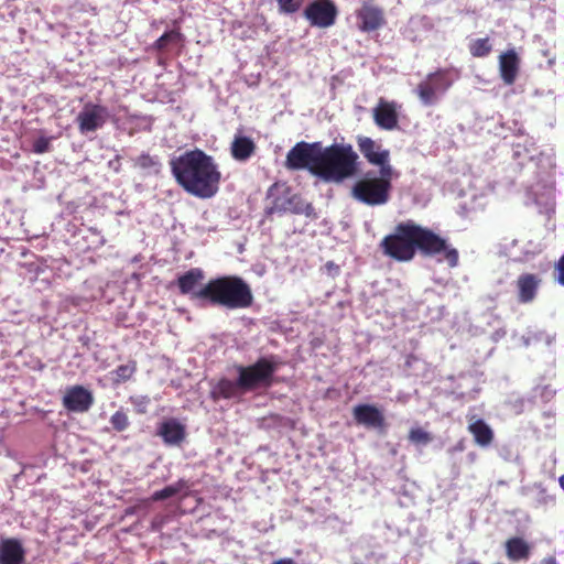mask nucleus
I'll return each instance as SVG.
<instances>
[{
	"label": "nucleus",
	"instance_id": "nucleus-32",
	"mask_svg": "<svg viewBox=\"0 0 564 564\" xmlns=\"http://www.w3.org/2000/svg\"><path fill=\"white\" fill-rule=\"evenodd\" d=\"M181 489H182L181 484L166 486L163 489L155 491L151 496L150 500L151 501H161V500L169 499V498L177 495L181 491Z\"/></svg>",
	"mask_w": 564,
	"mask_h": 564
},
{
	"label": "nucleus",
	"instance_id": "nucleus-18",
	"mask_svg": "<svg viewBox=\"0 0 564 564\" xmlns=\"http://www.w3.org/2000/svg\"><path fill=\"white\" fill-rule=\"evenodd\" d=\"M467 431L473 435L474 442L480 447H488L492 444L495 433L485 420L477 415H467Z\"/></svg>",
	"mask_w": 564,
	"mask_h": 564
},
{
	"label": "nucleus",
	"instance_id": "nucleus-9",
	"mask_svg": "<svg viewBox=\"0 0 564 564\" xmlns=\"http://www.w3.org/2000/svg\"><path fill=\"white\" fill-rule=\"evenodd\" d=\"M108 119L109 111L106 106L88 101L76 116L75 122L79 133L87 135L104 128Z\"/></svg>",
	"mask_w": 564,
	"mask_h": 564
},
{
	"label": "nucleus",
	"instance_id": "nucleus-19",
	"mask_svg": "<svg viewBox=\"0 0 564 564\" xmlns=\"http://www.w3.org/2000/svg\"><path fill=\"white\" fill-rule=\"evenodd\" d=\"M205 279V273L200 268H192L185 273L178 275L176 280L180 293L183 295H189L192 301L200 302V299L196 297L195 294L198 290L196 288Z\"/></svg>",
	"mask_w": 564,
	"mask_h": 564
},
{
	"label": "nucleus",
	"instance_id": "nucleus-40",
	"mask_svg": "<svg viewBox=\"0 0 564 564\" xmlns=\"http://www.w3.org/2000/svg\"><path fill=\"white\" fill-rule=\"evenodd\" d=\"M470 564H479V563H477V562H473V563H470Z\"/></svg>",
	"mask_w": 564,
	"mask_h": 564
},
{
	"label": "nucleus",
	"instance_id": "nucleus-5",
	"mask_svg": "<svg viewBox=\"0 0 564 564\" xmlns=\"http://www.w3.org/2000/svg\"><path fill=\"white\" fill-rule=\"evenodd\" d=\"M318 165L314 167L313 175L327 182L340 183L356 175L359 156L351 144H330L321 147Z\"/></svg>",
	"mask_w": 564,
	"mask_h": 564
},
{
	"label": "nucleus",
	"instance_id": "nucleus-26",
	"mask_svg": "<svg viewBox=\"0 0 564 564\" xmlns=\"http://www.w3.org/2000/svg\"><path fill=\"white\" fill-rule=\"evenodd\" d=\"M469 53L474 57H485L492 51V45L489 37L473 40L469 45Z\"/></svg>",
	"mask_w": 564,
	"mask_h": 564
},
{
	"label": "nucleus",
	"instance_id": "nucleus-30",
	"mask_svg": "<svg viewBox=\"0 0 564 564\" xmlns=\"http://www.w3.org/2000/svg\"><path fill=\"white\" fill-rule=\"evenodd\" d=\"M109 422H110L112 429L116 432H123L130 425L129 416H128L127 412L123 409H120V410L116 411L110 416Z\"/></svg>",
	"mask_w": 564,
	"mask_h": 564
},
{
	"label": "nucleus",
	"instance_id": "nucleus-4",
	"mask_svg": "<svg viewBox=\"0 0 564 564\" xmlns=\"http://www.w3.org/2000/svg\"><path fill=\"white\" fill-rule=\"evenodd\" d=\"M200 303L227 310L248 308L253 303L250 285L238 275H221L210 279L195 294Z\"/></svg>",
	"mask_w": 564,
	"mask_h": 564
},
{
	"label": "nucleus",
	"instance_id": "nucleus-36",
	"mask_svg": "<svg viewBox=\"0 0 564 564\" xmlns=\"http://www.w3.org/2000/svg\"><path fill=\"white\" fill-rule=\"evenodd\" d=\"M556 281L560 285L564 286V253L555 264Z\"/></svg>",
	"mask_w": 564,
	"mask_h": 564
},
{
	"label": "nucleus",
	"instance_id": "nucleus-27",
	"mask_svg": "<svg viewBox=\"0 0 564 564\" xmlns=\"http://www.w3.org/2000/svg\"><path fill=\"white\" fill-rule=\"evenodd\" d=\"M137 371V361L131 360L127 365H120L113 370V382L121 383L130 380Z\"/></svg>",
	"mask_w": 564,
	"mask_h": 564
},
{
	"label": "nucleus",
	"instance_id": "nucleus-21",
	"mask_svg": "<svg viewBox=\"0 0 564 564\" xmlns=\"http://www.w3.org/2000/svg\"><path fill=\"white\" fill-rule=\"evenodd\" d=\"M499 70L506 85H512L516 82L519 72V57L513 50L500 55Z\"/></svg>",
	"mask_w": 564,
	"mask_h": 564
},
{
	"label": "nucleus",
	"instance_id": "nucleus-15",
	"mask_svg": "<svg viewBox=\"0 0 564 564\" xmlns=\"http://www.w3.org/2000/svg\"><path fill=\"white\" fill-rule=\"evenodd\" d=\"M541 284V279L533 273H522L516 281L517 297L521 304H528L534 301L538 290Z\"/></svg>",
	"mask_w": 564,
	"mask_h": 564
},
{
	"label": "nucleus",
	"instance_id": "nucleus-22",
	"mask_svg": "<svg viewBox=\"0 0 564 564\" xmlns=\"http://www.w3.org/2000/svg\"><path fill=\"white\" fill-rule=\"evenodd\" d=\"M275 207L296 215H305L306 217H315V208L311 203L305 202L301 195L293 194L282 204L275 202Z\"/></svg>",
	"mask_w": 564,
	"mask_h": 564
},
{
	"label": "nucleus",
	"instance_id": "nucleus-3",
	"mask_svg": "<svg viewBox=\"0 0 564 564\" xmlns=\"http://www.w3.org/2000/svg\"><path fill=\"white\" fill-rule=\"evenodd\" d=\"M280 364L274 356L260 357L256 362L243 366L235 365L238 375L236 380L226 377L220 378L210 390V398L214 401L220 399L239 398L246 392H251L260 388H270L274 381V373Z\"/></svg>",
	"mask_w": 564,
	"mask_h": 564
},
{
	"label": "nucleus",
	"instance_id": "nucleus-33",
	"mask_svg": "<svg viewBox=\"0 0 564 564\" xmlns=\"http://www.w3.org/2000/svg\"><path fill=\"white\" fill-rule=\"evenodd\" d=\"M408 437L413 444L422 445H426L433 440L432 435L421 427L411 429Z\"/></svg>",
	"mask_w": 564,
	"mask_h": 564
},
{
	"label": "nucleus",
	"instance_id": "nucleus-31",
	"mask_svg": "<svg viewBox=\"0 0 564 564\" xmlns=\"http://www.w3.org/2000/svg\"><path fill=\"white\" fill-rule=\"evenodd\" d=\"M181 39V33L176 30L167 31L163 33L154 43L153 48L156 51H164L169 43L176 42Z\"/></svg>",
	"mask_w": 564,
	"mask_h": 564
},
{
	"label": "nucleus",
	"instance_id": "nucleus-28",
	"mask_svg": "<svg viewBox=\"0 0 564 564\" xmlns=\"http://www.w3.org/2000/svg\"><path fill=\"white\" fill-rule=\"evenodd\" d=\"M379 167L377 172V177L381 178L386 183L388 182V187L392 191V180L397 175L393 166L390 164V154L386 156L384 162L375 164Z\"/></svg>",
	"mask_w": 564,
	"mask_h": 564
},
{
	"label": "nucleus",
	"instance_id": "nucleus-25",
	"mask_svg": "<svg viewBox=\"0 0 564 564\" xmlns=\"http://www.w3.org/2000/svg\"><path fill=\"white\" fill-rule=\"evenodd\" d=\"M134 166L148 173L159 174L162 169L160 159L156 155L142 153L134 160Z\"/></svg>",
	"mask_w": 564,
	"mask_h": 564
},
{
	"label": "nucleus",
	"instance_id": "nucleus-17",
	"mask_svg": "<svg viewBox=\"0 0 564 564\" xmlns=\"http://www.w3.org/2000/svg\"><path fill=\"white\" fill-rule=\"evenodd\" d=\"M24 561L25 550L19 539L0 540V564H23Z\"/></svg>",
	"mask_w": 564,
	"mask_h": 564
},
{
	"label": "nucleus",
	"instance_id": "nucleus-39",
	"mask_svg": "<svg viewBox=\"0 0 564 564\" xmlns=\"http://www.w3.org/2000/svg\"><path fill=\"white\" fill-rule=\"evenodd\" d=\"M561 488L564 490V474L558 478Z\"/></svg>",
	"mask_w": 564,
	"mask_h": 564
},
{
	"label": "nucleus",
	"instance_id": "nucleus-34",
	"mask_svg": "<svg viewBox=\"0 0 564 564\" xmlns=\"http://www.w3.org/2000/svg\"><path fill=\"white\" fill-rule=\"evenodd\" d=\"M52 138L40 137L33 143V152L36 154H43L51 150Z\"/></svg>",
	"mask_w": 564,
	"mask_h": 564
},
{
	"label": "nucleus",
	"instance_id": "nucleus-11",
	"mask_svg": "<svg viewBox=\"0 0 564 564\" xmlns=\"http://www.w3.org/2000/svg\"><path fill=\"white\" fill-rule=\"evenodd\" d=\"M359 31L370 33L386 24L384 11L375 0H365L355 12Z\"/></svg>",
	"mask_w": 564,
	"mask_h": 564
},
{
	"label": "nucleus",
	"instance_id": "nucleus-13",
	"mask_svg": "<svg viewBox=\"0 0 564 564\" xmlns=\"http://www.w3.org/2000/svg\"><path fill=\"white\" fill-rule=\"evenodd\" d=\"M93 403L94 397L91 392L78 384L69 387L63 397V405L70 412H86L90 409Z\"/></svg>",
	"mask_w": 564,
	"mask_h": 564
},
{
	"label": "nucleus",
	"instance_id": "nucleus-16",
	"mask_svg": "<svg viewBox=\"0 0 564 564\" xmlns=\"http://www.w3.org/2000/svg\"><path fill=\"white\" fill-rule=\"evenodd\" d=\"M356 141L360 153L371 165L384 162L386 156L390 154L388 149H383L381 143L370 137L358 135Z\"/></svg>",
	"mask_w": 564,
	"mask_h": 564
},
{
	"label": "nucleus",
	"instance_id": "nucleus-38",
	"mask_svg": "<svg viewBox=\"0 0 564 564\" xmlns=\"http://www.w3.org/2000/svg\"><path fill=\"white\" fill-rule=\"evenodd\" d=\"M543 564H556V561L554 557H550L543 561Z\"/></svg>",
	"mask_w": 564,
	"mask_h": 564
},
{
	"label": "nucleus",
	"instance_id": "nucleus-12",
	"mask_svg": "<svg viewBox=\"0 0 564 564\" xmlns=\"http://www.w3.org/2000/svg\"><path fill=\"white\" fill-rule=\"evenodd\" d=\"M399 107L395 101L380 98L377 106L372 109V118L376 126L387 131L397 129L399 124Z\"/></svg>",
	"mask_w": 564,
	"mask_h": 564
},
{
	"label": "nucleus",
	"instance_id": "nucleus-24",
	"mask_svg": "<svg viewBox=\"0 0 564 564\" xmlns=\"http://www.w3.org/2000/svg\"><path fill=\"white\" fill-rule=\"evenodd\" d=\"M506 553L513 562L525 561L530 557L531 547L522 538H511L506 542Z\"/></svg>",
	"mask_w": 564,
	"mask_h": 564
},
{
	"label": "nucleus",
	"instance_id": "nucleus-7",
	"mask_svg": "<svg viewBox=\"0 0 564 564\" xmlns=\"http://www.w3.org/2000/svg\"><path fill=\"white\" fill-rule=\"evenodd\" d=\"M452 84L449 72L440 68L430 73L424 80L420 82L415 93L424 106H432L438 101L440 96L445 94Z\"/></svg>",
	"mask_w": 564,
	"mask_h": 564
},
{
	"label": "nucleus",
	"instance_id": "nucleus-6",
	"mask_svg": "<svg viewBox=\"0 0 564 564\" xmlns=\"http://www.w3.org/2000/svg\"><path fill=\"white\" fill-rule=\"evenodd\" d=\"M351 196L368 206H381L391 197V189L381 178L377 177L373 170L367 171L351 187Z\"/></svg>",
	"mask_w": 564,
	"mask_h": 564
},
{
	"label": "nucleus",
	"instance_id": "nucleus-29",
	"mask_svg": "<svg viewBox=\"0 0 564 564\" xmlns=\"http://www.w3.org/2000/svg\"><path fill=\"white\" fill-rule=\"evenodd\" d=\"M279 13L291 15L297 13L304 6L305 0H275Z\"/></svg>",
	"mask_w": 564,
	"mask_h": 564
},
{
	"label": "nucleus",
	"instance_id": "nucleus-2",
	"mask_svg": "<svg viewBox=\"0 0 564 564\" xmlns=\"http://www.w3.org/2000/svg\"><path fill=\"white\" fill-rule=\"evenodd\" d=\"M176 183L188 194L207 199L214 197L221 173L214 159L200 149L188 150L170 161Z\"/></svg>",
	"mask_w": 564,
	"mask_h": 564
},
{
	"label": "nucleus",
	"instance_id": "nucleus-1",
	"mask_svg": "<svg viewBox=\"0 0 564 564\" xmlns=\"http://www.w3.org/2000/svg\"><path fill=\"white\" fill-rule=\"evenodd\" d=\"M380 247L386 256L400 262L411 261L420 251L424 257L442 254L449 268L459 263V253L447 239L413 220L398 224L393 234L381 240Z\"/></svg>",
	"mask_w": 564,
	"mask_h": 564
},
{
	"label": "nucleus",
	"instance_id": "nucleus-20",
	"mask_svg": "<svg viewBox=\"0 0 564 564\" xmlns=\"http://www.w3.org/2000/svg\"><path fill=\"white\" fill-rule=\"evenodd\" d=\"M158 435L163 438L166 445H180L186 436L185 426L175 419L163 421L159 429Z\"/></svg>",
	"mask_w": 564,
	"mask_h": 564
},
{
	"label": "nucleus",
	"instance_id": "nucleus-14",
	"mask_svg": "<svg viewBox=\"0 0 564 564\" xmlns=\"http://www.w3.org/2000/svg\"><path fill=\"white\" fill-rule=\"evenodd\" d=\"M352 416L357 424L368 429L384 430L387 426L383 413L372 404H358L354 406Z\"/></svg>",
	"mask_w": 564,
	"mask_h": 564
},
{
	"label": "nucleus",
	"instance_id": "nucleus-37",
	"mask_svg": "<svg viewBox=\"0 0 564 564\" xmlns=\"http://www.w3.org/2000/svg\"><path fill=\"white\" fill-rule=\"evenodd\" d=\"M272 564H297L292 557H283L272 562Z\"/></svg>",
	"mask_w": 564,
	"mask_h": 564
},
{
	"label": "nucleus",
	"instance_id": "nucleus-35",
	"mask_svg": "<svg viewBox=\"0 0 564 564\" xmlns=\"http://www.w3.org/2000/svg\"><path fill=\"white\" fill-rule=\"evenodd\" d=\"M132 401V403L137 406V412L138 413H145L147 412V408L150 403V400L148 397H140V398H137V399H133L131 398L130 399Z\"/></svg>",
	"mask_w": 564,
	"mask_h": 564
},
{
	"label": "nucleus",
	"instance_id": "nucleus-10",
	"mask_svg": "<svg viewBox=\"0 0 564 564\" xmlns=\"http://www.w3.org/2000/svg\"><path fill=\"white\" fill-rule=\"evenodd\" d=\"M303 15L310 25L327 29L335 24L338 9L333 0H313L305 7Z\"/></svg>",
	"mask_w": 564,
	"mask_h": 564
},
{
	"label": "nucleus",
	"instance_id": "nucleus-23",
	"mask_svg": "<svg viewBox=\"0 0 564 564\" xmlns=\"http://www.w3.org/2000/svg\"><path fill=\"white\" fill-rule=\"evenodd\" d=\"M256 143L249 137L237 135L231 142V156L239 162L249 160L256 152Z\"/></svg>",
	"mask_w": 564,
	"mask_h": 564
},
{
	"label": "nucleus",
	"instance_id": "nucleus-8",
	"mask_svg": "<svg viewBox=\"0 0 564 564\" xmlns=\"http://www.w3.org/2000/svg\"><path fill=\"white\" fill-rule=\"evenodd\" d=\"M321 153V142H297L286 154L285 167L291 171L307 170L312 175Z\"/></svg>",
	"mask_w": 564,
	"mask_h": 564
}]
</instances>
